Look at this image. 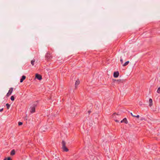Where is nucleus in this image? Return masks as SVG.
Listing matches in <instances>:
<instances>
[{"label": "nucleus", "instance_id": "nucleus-1", "mask_svg": "<svg viewBox=\"0 0 160 160\" xmlns=\"http://www.w3.org/2000/svg\"><path fill=\"white\" fill-rule=\"evenodd\" d=\"M62 148L63 150L66 152H68V149L66 148V147L65 146L66 143L64 141H62Z\"/></svg>", "mask_w": 160, "mask_h": 160}, {"label": "nucleus", "instance_id": "nucleus-2", "mask_svg": "<svg viewBox=\"0 0 160 160\" xmlns=\"http://www.w3.org/2000/svg\"><path fill=\"white\" fill-rule=\"evenodd\" d=\"M13 91V88H11L8 91V92L7 94V96H9L12 93Z\"/></svg>", "mask_w": 160, "mask_h": 160}, {"label": "nucleus", "instance_id": "nucleus-3", "mask_svg": "<svg viewBox=\"0 0 160 160\" xmlns=\"http://www.w3.org/2000/svg\"><path fill=\"white\" fill-rule=\"evenodd\" d=\"M36 78L39 80H41L42 79L41 76L38 74H36Z\"/></svg>", "mask_w": 160, "mask_h": 160}, {"label": "nucleus", "instance_id": "nucleus-4", "mask_svg": "<svg viewBox=\"0 0 160 160\" xmlns=\"http://www.w3.org/2000/svg\"><path fill=\"white\" fill-rule=\"evenodd\" d=\"M41 129L42 131L45 132L47 129V127L46 126H43L41 128Z\"/></svg>", "mask_w": 160, "mask_h": 160}, {"label": "nucleus", "instance_id": "nucleus-5", "mask_svg": "<svg viewBox=\"0 0 160 160\" xmlns=\"http://www.w3.org/2000/svg\"><path fill=\"white\" fill-rule=\"evenodd\" d=\"M119 72H114L113 74V76L114 78H117L119 76Z\"/></svg>", "mask_w": 160, "mask_h": 160}, {"label": "nucleus", "instance_id": "nucleus-6", "mask_svg": "<svg viewBox=\"0 0 160 160\" xmlns=\"http://www.w3.org/2000/svg\"><path fill=\"white\" fill-rule=\"evenodd\" d=\"M31 112L32 113L34 112H35V107L33 106V107H31Z\"/></svg>", "mask_w": 160, "mask_h": 160}, {"label": "nucleus", "instance_id": "nucleus-7", "mask_svg": "<svg viewBox=\"0 0 160 160\" xmlns=\"http://www.w3.org/2000/svg\"><path fill=\"white\" fill-rule=\"evenodd\" d=\"M121 123L125 122V123L127 124L128 123V121L126 118H124L121 121Z\"/></svg>", "mask_w": 160, "mask_h": 160}, {"label": "nucleus", "instance_id": "nucleus-8", "mask_svg": "<svg viewBox=\"0 0 160 160\" xmlns=\"http://www.w3.org/2000/svg\"><path fill=\"white\" fill-rule=\"evenodd\" d=\"M152 105V100L151 98L149 100V106L151 107Z\"/></svg>", "mask_w": 160, "mask_h": 160}, {"label": "nucleus", "instance_id": "nucleus-9", "mask_svg": "<svg viewBox=\"0 0 160 160\" xmlns=\"http://www.w3.org/2000/svg\"><path fill=\"white\" fill-rule=\"evenodd\" d=\"M26 78V77L25 76H23L22 77V78L20 79V82H22L23 81L25 80Z\"/></svg>", "mask_w": 160, "mask_h": 160}, {"label": "nucleus", "instance_id": "nucleus-10", "mask_svg": "<svg viewBox=\"0 0 160 160\" xmlns=\"http://www.w3.org/2000/svg\"><path fill=\"white\" fill-rule=\"evenodd\" d=\"M115 81H116L118 83H119L120 82L122 83L123 82V80L121 79L115 80Z\"/></svg>", "mask_w": 160, "mask_h": 160}, {"label": "nucleus", "instance_id": "nucleus-11", "mask_svg": "<svg viewBox=\"0 0 160 160\" xmlns=\"http://www.w3.org/2000/svg\"><path fill=\"white\" fill-rule=\"evenodd\" d=\"M79 80H77L75 82V87H76L78 85H79Z\"/></svg>", "mask_w": 160, "mask_h": 160}, {"label": "nucleus", "instance_id": "nucleus-12", "mask_svg": "<svg viewBox=\"0 0 160 160\" xmlns=\"http://www.w3.org/2000/svg\"><path fill=\"white\" fill-rule=\"evenodd\" d=\"M15 154V151L14 150H12L11 152V155H13Z\"/></svg>", "mask_w": 160, "mask_h": 160}, {"label": "nucleus", "instance_id": "nucleus-13", "mask_svg": "<svg viewBox=\"0 0 160 160\" xmlns=\"http://www.w3.org/2000/svg\"><path fill=\"white\" fill-rule=\"evenodd\" d=\"M129 61H128L127 62H125L123 65L122 66H125L126 65H127L129 63Z\"/></svg>", "mask_w": 160, "mask_h": 160}, {"label": "nucleus", "instance_id": "nucleus-14", "mask_svg": "<svg viewBox=\"0 0 160 160\" xmlns=\"http://www.w3.org/2000/svg\"><path fill=\"white\" fill-rule=\"evenodd\" d=\"M35 62V60L33 59L31 61V63L32 65L33 66L34 65V62Z\"/></svg>", "mask_w": 160, "mask_h": 160}, {"label": "nucleus", "instance_id": "nucleus-15", "mask_svg": "<svg viewBox=\"0 0 160 160\" xmlns=\"http://www.w3.org/2000/svg\"><path fill=\"white\" fill-rule=\"evenodd\" d=\"M6 106L7 107V109H9L10 107V105L9 104H8V103H7L6 104Z\"/></svg>", "mask_w": 160, "mask_h": 160}, {"label": "nucleus", "instance_id": "nucleus-16", "mask_svg": "<svg viewBox=\"0 0 160 160\" xmlns=\"http://www.w3.org/2000/svg\"><path fill=\"white\" fill-rule=\"evenodd\" d=\"M11 99L12 101H14V98L13 96H12L11 97Z\"/></svg>", "mask_w": 160, "mask_h": 160}, {"label": "nucleus", "instance_id": "nucleus-17", "mask_svg": "<svg viewBox=\"0 0 160 160\" xmlns=\"http://www.w3.org/2000/svg\"><path fill=\"white\" fill-rule=\"evenodd\" d=\"M157 92L158 93H160V87H159L158 90H157Z\"/></svg>", "mask_w": 160, "mask_h": 160}, {"label": "nucleus", "instance_id": "nucleus-18", "mask_svg": "<svg viewBox=\"0 0 160 160\" xmlns=\"http://www.w3.org/2000/svg\"><path fill=\"white\" fill-rule=\"evenodd\" d=\"M22 124V123L21 122H19L18 123V124L19 126H20Z\"/></svg>", "mask_w": 160, "mask_h": 160}, {"label": "nucleus", "instance_id": "nucleus-19", "mask_svg": "<svg viewBox=\"0 0 160 160\" xmlns=\"http://www.w3.org/2000/svg\"><path fill=\"white\" fill-rule=\"evenodd\" d=\"M136 117L137 118H139V115H137V116L135 115V117Z\"/></svg>", "mask_w": 160, "mask_h": 160}, {"label": "nucleus", "instance_id": "nucleus-20", "mask_svg": "<svg viewBox=\"0 0 160 160\" xmlns=\"http://www.w3.org/2000/svg\"><path fill=\"white\" fill-rule=\"evenodd\" d=\"M120 61L121 62V63H123V60L121 58V59H120Z\"/></svg>", "mask_w": 160, "mask_h": 160}, {"label": "nucleus", "instance_id": "nucleus-21", "mask_svg": "<svg viewBox=\"0 0 160 160\" xmlns=\"http://www.w3.org/2000/svg\"><path fill=\"white\" fill-rule=\"evenodd\" d=\"M7 160H11V158L10 157H8L7 159Z\"/></svg>", "mask_w": 160, "mask_h": 160}, {"label": "nucleus", "instance_id": "nucleus-22", "mask_svg": "<svg viewBox=\"0 0 160 160\" xmlns=\"http://www.w3.org/2000/svg\"><path fill=\"white\" fill-rule=\"evenodd\" d=\"M131 114L132 117H135V115H134L132 112L131 113Z\"/></svg>", "mask_w": 160, "mask_h": 160}, {"label": "nucleus", "instance_id": "nucleus-23", "mask_svg": "<svg viewBox=\"0 0 160 160\" xmlns=\"http://www.w3.org/2000/svg\"><path fill=\"white\" fill-rule=\"evenodd\" d=\"M3 110V108H2L0 110V112H1Z\"/></svg>", "mask_w": 160, "mask_h": 160}, {"label": "nucleus", "instance_id": "nucleus-24", "mask_svg": "<svg viewBox=\"0 0 160 160\" xmlns=\"http://www.w3.org/2000/svg\"><path fill=\"white\" fill-rule=\"evenodd\" d=\"M115 121L116 122H119V121L118 120H115Z\"/></svg>", "mask_w": 160, "mask_h": 160}, {"label": "nucleus", "instance_id": "nucleus-25", "mask_svg": "<svg viewBox=\"0 0 160 160\" xmlns=\"http://www.w3.org/2000/svg\"><path fill=\"white\" fill-rule=\"evenodd\" d=\"M90 111H88V113H90Z\"/></svg>", "mask_w": 160, "mask_h": 160}, {"label": "nucleus", "instance_id": "nucleus-26", "mask_svg": "<svg viewBox=\"0 0 160 160\" xmlns=\"http://www.w3.org/2000/svg\"><path fill=\"white\" fill-rule=\"evenodd\" d=\"M7 160V159L6 158H5V159H4V160Z\"/></svg>", "mask_w": 160, "mask_h": 160}]
</instances>
